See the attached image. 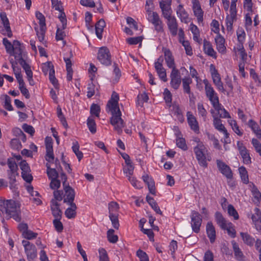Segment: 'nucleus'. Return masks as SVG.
<instances>
[{
  "mask_svg": "<svg viewBox=\"0 0 261 261\" xmlns=\"http://www.w3.org/2000/svg\"><path fill=\"white\" fill-rule=\"evenodd\" d=\"M0 210L5 213L10 218H13L16 221H21L20 204L13 200L0 201Z\"/></svg>",
  "mask_w": 261,
  "mask_h": 261,
  "instance_id": "obj_1",
  "label": "nucleus"
},
{
  "mask_svg": "<svg viewBox=\"0 0 261 261\" xmlns=\"http://www.w3.org/2000/svg\"><path fill=\"white\" fill-rule=\"evenodd\" d=\"M193 151L198 164L201 167H207V161H210L211 157L209 155L208 149L205 146L202 145L199 146H194L193 147Z\"/></svg>",
  "mask_w": 261,
  "mask_h": 261,
  "instance_id": "obj_2",
  "label": "nucleus"
},
{
  "mask_svg": "<svg viewBox=\"0 0 261 261\" xmlns=\"http://www.w3.org/2000/svg\"><path fill=\"white\" fill-rule=\"evenodd\" d=\"M110 112L112 117L110 119V123L114 126V129L118 134H121L122 129L125 126V123L121 118V112L119 108L117 109L108 110Z\"/></svg>",
  "mask_w": 261,
  "mask_h": 261,
  "instance_id": "obj_3",
  "label": "nucleus"
},
{
  "mask_svg": "<svg viewBox=\"0 0 261 261\" xmlns=\"http://www.w3.org/2000/svg\"><path fill=\"white\" fill-rule=\"evenodd\" d=\"M171 2L172 0H164V11L168 12L166 16L164 15V17L168 20L167 25L171 33L173 36H175L177 34V24L175 18L170 15L171 9L170 6Z\"/></svg>",
  "mask_w": 261,
  "mask_h": 261,
  "instance_id": "obj_4",
  "label": "nucleus"
},
{
  "mask_svg": "<svg viewBox=\"0 0 261 261\" xmlns=\"http://www.w3.org/2000/svg\"><path fill=\"white\" fill-rule=\"evenodd\" d=\"M164 100L169 111L174 115H176L178 117V119L181 121H182L184 118L181 114V111L177 104L175 102L172 103V94L167 89H164Z\"/></svg>",
  "mask_w": 261,
  "mask_h": 261,
  "instance_id": "obj_5",
  "label": "nucleus"
},
{
  "mask_svg": "<svg viewBox=\"0 0 261 261\" xmlns=\"http://www.w3.org/2000/svg\"><path fill=\"white\" fill-rule=\"evenodd\" d=\"M0 32L4 35H7L10 38L12 36L9 20L6 16V14L2 12L0 14Z\"/></svg>",
  "mask_w": 261,
  "mask_h": 261,
  "instance_id": "obj_6",
  "label": "nucleus"
},
{
  "mask_svg": "<svg viewBox=\"0 0 261 261\" xmlns=\"http://www.w3.org/2000/svg\"><path fill=\"white\" fill-rule=\"evenodd\" d=\"M203 83L204 84L206 96L211 101L212 105L218 103V101H219L218 96L211 84L206 79L203 80Z\"/></svg>",
  "mask_w": 261,
  "mask_h": 261,
  "instance_id": "obj_7",
  "label": "nucleus"
},
{
  "mask_svg": "<svg viewBox=\"0 0 261 261\" xmlns=\"http://www.w3.org/2000/svg\"><path fill=\"white\" fill-rule=\"evenodd\" d=\"M97 59L101 64L110 65L111 64V56L109 49L106 46L100 47L97 53Z\"/></svg>",
  "mask_w": 261,
  "mask_h": 261,
  "instance_id": "obj_8",
  "label": "nucleus"
},
{
  "mask_svg": "<svg viewBox=\"0 0 261 261\" xmlns=\"http://www.w3.org/2000/svg\"><path fill=\"white\" fill-rule=\"evenodd\" d=\"M191 222V225L193 231L195 233H198L200 231L202 219L200 214L195 211L191 212L190 216Z\"/></svg>",
  "mask_w": 261,
  "mask_h": 261,
  "instance_id": "obj_9",
  "label": "nucleus"
},
{
  "mask_svg": "<svg viewBox=\"0 0 261 261\" xmlns=\"http://www.w3.org/2000/svg\"><path fill=\"white\" fill-rule=\"evenodd\" d=\"M24 248L27 258L29 261L33 260L37 255V249L35 246L29 241L23 240L22 242Z\"/></svg>",
  "mask_w": 261,
  "mask_h": 261,
  "instance_id": "obj_10",
  "label": "nucleus"
},
{
  "mask_svg": "<svg viewBox=\"0 0 261 261\" xmlns=\"http://www.w3.org/2000/svg\"><path fill=\"white\" fill-rule=\"evenodd\" d=\"M192 8L194 16L197 18L198 23H201L203 20L204 11L201 8L199 0H191Z\"/></svg>",
  "mask_w": 261,
  "mask_h": 261,
  "instance_id": "obj_11",
  "label": "nucleus"
},
{
  "mask_svg": "<svg viewBox=\"0 0 261 261\" xmlns=\"http://www.w3.org/2000/svg\"><path fill=\"white\" fill-rule=\"evenodd\" d=\"M7 163L9 168V170L8 171L9 178L10 179V183L13 184L16 180V176L18 175V167L13 159H9Z\"/></svg>",
  "mask_w": 261,
  "mask_h": 261,
  "instance_id": "obj_12",
  "label": "nucleus"
},
{
  "mask_svg": "<svg viewBox=\"0 0 261 261\" xmlns=\"http://www.w3.org/2000/svg\"><path fill=\"white\" fill-rule=\"evenodd\" d=\"M10 55L14 56L15 59L18 61L20 65L21 61H25L22 57V49L19 41L17 40L13 41V48Z\"/></svg>",
  "mask_w": 261,
  "mask_h": 261,
  "instance_id": "obj_13",
  "label": "nucleus"
},
{
  "mask_svg": "<svg viewBox=\"0 0 261 261\" xmlns=\"http://www.w3.org/2000/svg\"><path fill=\"white\" fill-rule=\"evenodd\" d=\"M187 122L191 130L195 133H199V126L196 118L193 115L191 112L187 113Z\"/></svg>",
  "mask_w": 261,
  "mask_h": 261,
  "instance_id": "obj_14",
  "label": "nucleus"
},
{
  "mask_svg": "<svg viewBox=\"0 0 261 261\" xmlns=\"http://www.w3.org/2000/svg\"><path fill=\"white\" fill-rule=\"evenodd\" d=\"M211 75L213 83L216 86L217 89L219 91L224 93L225 90L221 81L220 75L215 68H214L213 70H211Z\"/></svg>",
  "mask_w": 261,
  "mask_h": 261,
  "instance_id": "obj_15",
  "label": "nucleus"
},
{
  "mask_svg": "<svg viewBox=\"0 0 261 261\" xmlns=\"http://www.w3.org/2000/svg\"><path fill=\"white\" fill-rule=\"evenodd\" d=\"M170 78V84L172 87L174 89H177L179 87L181 81L180 72L178 69L172 70Z\"/></svg>",
  "mask_w": 261,
  "mask_h": 261,
  "instance_id": "obj_16",
  "label": "nucleus"
},
{
  "mask_svg": "<svg viewBox=\"0 0 261 261\" xmlns=\"http://www.w3.org/2000/svg\"><path fill=\"white\" fill-rule=\"evenodd\" d=\"M148 14V19L154 25L155 30L158 32H162V21L159 19L158 14L154 12H150Z\"/></svg>",
  "mask_w": 261,
  "mask_h": 261,
  "instance_id": "obj_17",
  "label": "nucleus"
},
{
  "mask_svg": "<svg viewBox=\"0 0 261 261\" xmlns=\"http://www.w3.org/2000/svg\"><path fill=\"white\" fill-rule=\"evenodd\" d=\"M215 42L218 51L221 54H225L226 47L225 46V40L224 37L221 35H217L215 38Z\"/></svg>",
  "mask_w": 261,
  "mask_h": 261,
  "instance_id": "obj_18",
  "label": "nucleus"
},
{
  "mask_svg": "<svg viewBox=\"0 0 261 261\" xmlns=\"http://www.w3.org/2000/svg\"><path fill=\"white\" fill-rule=\"evenodd\" d=\"M217 165L221 173L226 176V178L228 179L232 178V173L231 170L225 163L220 160H217Z\"/></svg>",
  "mask_w": 261,
  "mask_h": 261,
  "instance_id": "obj_19",
  "label": "nucleus"
},
{
  "mask_svg": "<svg viewBox=\"0 0 261 261\" xmlns=\"http://www.w3.org/2000/svg\"><path fill=\"white\" fill-rule=\"evenodd\" d=\"M65 192V198L64 199V202L67 204L74 203L73 202L75 193L74 190L69 185L64 187Z\"/></svg>",
  "mask_w": 261,
  "mask_h": 261,
  "instance_id": "obj_20",
  "label": "nucleus"
},
{
  "mask_svg": "<svg viewBox=\"0 0 261 261\" xmlns=\"http://www.w3.org/2000/svg\"><path fill=\"white\" fill-rule=\"evenodd\" d=\"M142 180L147 186L149 192L154 195L155 194V183L152 178L148 174L145 173L142 177Z\"/></svg>",
  "mask_w": 261,
  "mask_h": 261,
  "instance_id": "obj_21",
  "label": "nucleus"
},
{
  "mask_svg": "<svg viewBox=\"0 0 261 261\" xmlns=\"http://www.w3.org/2000/svg\"><path fill=\"white\" fill-rule=\"evenodd\" d=\"M36 35L38 39L40 42L47 46V41L45 39V36L46 31V27H39L37 26L35 27Z\"/></svg>",
  "mask_w": 261,
  "mask_h": 261,
  "instance_id": "obj_22",
  "label": "nucleus"
},
{
  "mask_svg": "<svg viewBox=\"0 0 261 261\" xmlns=\"http://www.w3.org/2000/svg\"><path fill=\"white\" fill-rule=\"evenodd\" d=\"M215 109L214 110L215 112V114L217 115V117L219 116L221 118H230V116L228 112L223 108L221 107V105L219 103V101L218 103L212 105Z\"/></svg>",
  "mask_w": 261,
  "mask_h": 261,
  "instance_id": "obj_23",
  "label": "nucleus"
},
{
  "mask_svg": "<svg viewBox=\"0 0 261 261\" xmlns=\"http://www.w3.org/2000/svg\"><path fill=\"white\" fill-rule=\"evenodd\" d=\"M164 58L166 61L167 66L169 68L172 69V70L176 69L174 57L169 50H164Z\"/></svg>",
  "mask_w": 261,
  "mask_h": 261,
  "instance_id": "obj_24",
  "label": "nucleus"
},
{
  "mask_svg": "<svg viewBox=\"0 0 261 261\" xmlns=\"http://www.w3.org/2000/svg\"><path fill=\"white\" fill-rule=\"evenodd\" d=\"M203 51L208 56L215 59L217 58V53L214 50L212 43L205 39L203 40Z\"/></svg>",
  "mask_w": 261,
  "mask_h": 261,
  "instance_id": "obj_25",
  "label": "nucleus"
},
{
  "mask_svg": "<svg viewBox=\"0 0 261 261\" xmlns=\"http://www.w3.org/2000/svg\"><path fill=\"white\" fill-rule=\"evenodd\" d=\"M20 65L22 66L25 72L30 85L32 86L34 85L35 83L33 79V72L31 69L30 66L25 61H21Z\"/></svg>",
  "mask_w": 261,
  "mask_h": 261,
  "instance_id": "obj_26",
  "label": "nucleus"
},
{
  "mask_svg": "<svg viewBox=\"0 0 261 261\" xmlns=\"http://www.w3.org/2000/svg\"><path fill=\"white\" fill-rule=\"evenodd\" d=\"M118 100L119 96L118 94L115 92H113L111 99L109 100L107 105L109 110H116L117 109V108H119L118 107Z\"/></svg>",
  "mask_w": 261,
  "mask_h": 261,
  "instance_id": "obj_27",
  "label": "nucleus"
},
{
  "mask_svg": "<svg viewBox=\"0 0 261 261\" xmlns=\"http://www.w3.org/2000/svg\"><path fill=\"white\" fill-rule=\"evenodd\" d=\"M211 113L212 114L213 117V124L215 128L220 132H222L226 128L222 123V121L218 117H217V115L215 114V112L214 110H211Z\"/></svg>",
  "mask_w": 261,
  "mask_h": 261,
  "instance_id": "obj_28",
  "label": "nucleus"
},
{
  "mask_svg": "<svg viewBox=\"0 0 261 261\" xmlns=\"http://www.w3.org/2000/svg\"><path fill=\"white\" fill-rule=\"evenodd\" d=\"M51 210L55 218H61L62 212L60 209V204L57 201L53 199L51 201Z\"/></svg>",
  "mask_w": 261,
  "mask_h": 261,
  "instance_id": "obj_29",
  "label": "nucleus"
},
{
  "mask_svg": "<svg viewBox=\"0 0 261 261\" xmlns=\"http://www.w3.org/2000/svg\"><path fill=\"white\" fill-rule=\"evenodd\" d=\"M176 12L178 16L182 22L185 23H188L189 22V15L181 5H179L178 6Z\"/></svg>",
  "mask_w": 261,
  "mask_h": 261,
  "instance_id": "obj_30",
  "label": "nucleus"
},
{
  "mask_svg": "<svg viewBox=\"0 0 261 261\" xmlns=\"http://www.w3.org/2000/svg\"><path fill=\"white\" fill-rule=\"evenodd\" d=\"M163 57L160 56L154 63L155 69L160 77V78L163 80Z\"/></svg>",
  "mask_w": 261,
  "mask_h": 261,
  "instance_id": "obj_31",
  "label": "nucleus"
},
{
  "mask_svg": "<svg viewBox=\"0 0 261 261\" xmlns=\"http://www.w3.org/2000/svg\"><path fill=\"white\" fill-rule=\"evenodd\" d=\"M206 230L208 237L211 243L214 242L216 239V231L214 226L211 222L207 223Z\"/></svg>",
  "mask_w": 261,
  "mask_h": 261,
  "instance_id": "obj_32",
  "label": "nucleus"
},
{
  "mask_svg": "<svg viewBox=\"0 0 261 261\" xmlns=\"http://www.w3.org/2000/svg\"><path fill=\"white\" fill-rule=\"evenodd\" d=\"M106 26V22L102 19L99 20L95 24V33L97 37L99 39H101L102 37V33L103 28Z\"/></svg>",
  "mask_w": 261,
  "mask_h": 261,
  "instance_id": "obj_33",
  "label": "nucleus"
},
{
  "mask_svg": "<svg viewBox=\"0 0 261 261\" xmlns=\"http://www.w3.org/2000/svg\"><path fill=\"white\" fill-rule=\"evenodd\" d=\"M231 243L232 246V249L236 258L239 260L242 259L244 257L243 253L240 248L238 243L234 240H232Z\"/></svg>",
  "mask_w": 261,
  "mask_h": 261,
  "instance_id": "obj_34",
  "label": "nucleus"
},
{
  "mask_svg": "<svg viewBox=\"0 0 261 261\" xmlns=\"http://www.w3.org/2000/svg\"><path fill=\"white\" fill-rule=\"evenodd\" d=\"M47 68L49 69V78L50 82L55 86L57 87L58 86V80L56 79L55 76V70L54 69V65L51 63H47Z\"/></svg>",
  "mask_w": 261,
  "mask_h": 261,
  "instance_id": "obj_35",
  "label": "nucleus"
},
{
  "mask_svg": "<svg viewBox=\"0 0 261 261\" xmlns=\"http://www.w3.org/2000/svg\"><path fill=\"white\" fill-rule=\"evenodd\" d=\"M70 207L68 208L65 212V215L68 219H72L76 216V210L77 208L75 203L68 204Z\"/></svg>",
  "mask_w": 261,
  "mask_h": 261,
  "instance_id": "obj_36",
  "label": "nucleus"
},
{
  "mask_svg": "<svg viewBox=\"0 0 261 261\" xmlns=\"http://www.w3.org/2000/svg\"><path fill=\"white\" fill-rule=\"evenodd\" d=\"M240 236L244 244L249 246H252L255 242V239L247 232H241Z\"/></svg>",
  "mask_w": 261,
  "mask_h": 261,
  "instance_id": "obj_37",
  "label": "nucleus"
},
{
  "mask_svg": "<svg viewBox=\"0 0 261 261\" xmlns=\"http://www.w3.org/2000/svg\"><path fill=\"white\" fill-rule=\"evenodd\" d=\"M64 61L66 63V70H67V79L70 81L72 79L73 70L72 69V63L70 58H64Z\"/></svg>",
  "mask_w": 261,
  "mask_h": 261,
  "instance_id": "obj_38",
  "label": "nucleus"
},
{
  "mask_svg": "<svg viewBox=\"0 0 261 261\" xmlns=\"http://www.w3.org/2000/svg\"><path fill=\"white\" fill-rule=\"evenodd\" d=\"M248 125L257 137L261 140V129L257 123L252 120H250Z\"/></svg>",
  "mask_w": 261,
  "mask_h": 261,
  "instance_id": "obj_39",
  "label": "nucleus"
},
{
  "mask_svg": "<svg viewBox=\"0 0 261 261\" xmlns=\"http://www.w3.org/2000/svg\"><path fill=\"white\" fill-rule=\"evenodd\" d=\"M222 229L226 230L228 234L231 238H234L236 236V231L234 225L232 223L228 222L225 226H223Z\"/></svg>",
  "mask_w": 261,
  "mask_h": 261,
  "instance_id": "obj_40",
  "label": "nucleus"
},
{
  "mask_svg": "<svg viewBox=\"0 0 261 261\" xmlns=\"http://www.w3.org/2000/svg\"><path fill=\"white\" fill-rule=\"evenodd\" d=\"M251 218L255 225L258 223L261 224V212L258 208L255 207L254 208V214L252 215Z\"/></svg>",
  "mask_w": 261,
  "mask_h": 261,
  "instance_id": "obj_41",
  "label": "nucleus"
},
{
  "mask_svg": "<svg viewBox=\"0 0 261 261\" xmlns=\"http://www.w3.org/2000/svg\"><path fill=\"white\" fill-rule=\"evenodd\" d=\"M237 16H234V14H229L226 17V29L229 32L231 31L233 29V22L236 20Z\"/></svg>",
  "mask_w": 261,
  "mask_h": 261,
  "instance_id": "obj_42",
  "label": "nucleus"
},
{
  "mask_svg": "<svg viewBox=\"0 0 261 261\" xmlns=\"http://www.w3.org/2000/svg\"><path fill=\"white\" fill-rule=\"evenodd\" d=\"M46 166L47 167V174L49 179H57L58 177V173L55 168H50V165L49 163H46Z\"/></svg>",
  "mask_w": 261,
  "mask_h": 261,
  "instance_id": "obj_43",
  "label": "nucleus"
},
{
  "mask_svg": "<svg viewBox=\"0 0 261 261\" xmlns=\"http://www.w3.org/2000/svg\"><path fill=\"white\" fill-rule=\"evenodd\" d=\"M239 172L242 181L244 184H247L249 182V178L248 175V172L245 167H244V166H241L239 167Z\"/></svg>",
  "mask_w": 261,
  "mask_h": 261,
  "instance_id": "obj_44",
  "label": "nucleus"
},
{
  "mask_svg": "<svg viewBox=\"0 0 261 261\" xmlns=\"http://www.w3.org/2000/svg\"><path fill=\"white\" fill-rule=\"evenodd\" d=\"M146 200L151 207L154 210V211L160 215H162V212L156 203L154 201L153 198L147 195L146 196Z\"/></svg>",
  "mask_w": 261,
  "mask_h": 261,
  "instance_id": "obj_45",
  "label": "nucleus"
},
{
  "mask_svg": "<svg viewBox=\"0 0 261 261\" xmlns=\"http://www.w3.org/2000/svg\"><path fill=\"white\" fill-rule=\"evenodd\" d=\"M45 159L48 163H53L54 160V154L53 153V146L48 145L46 148Z\"/></svg>",
  "mask_w": 261,
  "mask_h": 261,
  "instance_id": "obj_46",
  "label": "nucleus"
},
{
  "mask_svg": "<svg viewBox=\"0 0 261 261\" xmlns=\"http://www.w3.org/2000/svg\"><path fill=\"white\" fill-rule=\"evenodd\" d=\"M192 79L190 77H185L182 79V87L185 93L190 94L191 90L190 85L192 83Z\"/></svg>",
  "mask_w": 261,
  "mask_h": 261,
  "instance_id": "obj_47",
  "label": "nucleus"
},
{
  "mask_svg": "<svg viewBox=\"0 0 261 261\" xmlns=\"http://www.w3.org/2000/svg\"><path fill=\"white\" fill-rule=\"evenodd\" d=\"M87 124L90 132L92 134H95L96 132V126L95 120L92 117L88 118Z\"/></svg>",
  "mask_w": 261,
  "mask_h": 261,
  "instance_id": "obj_48",
  "label": "nucleus"
},
{
  "mask_svg": "<svg viewBox=\"0 0 261 261\" xmlns=\"http://www.w3.org/2000/svg\"><path fill=\"white\" fill-rule=\"evenodd\" d=\"M215 216L217 223L221 228L225 226V225L228 222L224 219L222 215L219 212H217L215 213Z\"/></svg>",
  "mask_w": 261,
  "mask_h": 261,
  "instance_id": "obj_49",
  "label": "nucleus"
},
{
  "mask_svg": "<svg viewBox=\"0 0 261 261\" xmlns=\"http://www.w3.org/2000/svg\"><path fill=\"white\" fill-rule=\"evenodd\" d=\"M137 105L142 107L144 102H147L149 98L147 94L145 92H144L139 94L137 96Z\"/></svg>",
  "mask_w": 261,
  "mask_h": 261,
  "instance_id": "obj_50",
  "label": "nucleus"
},
{
  "mask_svg": "<svg viewBox=\"0 0 261 261\" xmlns=\"http://www.w3.org/2000/svg\"><path fill=\"white\" fill-rule=\"evenodd\" d=\"M1 98L5 100L4 107L6 110L10 111L13 110V107L11 104V99L8 95L7 94L2 95H1Z\"/></svg>",
  "mask_w": 261,
  "mask_h": 261,
  "instance_id": "obj_51",
  "label": "nucleus"
},
{
  "mask_svg": "<svg viewBox=\"0 0 261 261\" xmlns=\"http://www.w3.org/2000/svg\"><path fill=\"white\" fill-rule=\"evenodd\" d=\"M72 148L73 151L76 155L79 161H80L83 157V154L82 152L79 150L80 146L77 141L73 142Z\"/></svg>",
  "mask_w": 261,
  "mask_h": 261,
  "instance_id": "obj_52",
  "label": "nucleus"
},
{
  "mask_svg": "<svg viewBox=\"0 0 261 261\" xmlns=\"http://www.w3.org/2000/svg\"><path fill=\"white\" fill-rule=\"evenodd\" d=\"M107 238L108 241L111 243H115L118 241V237L114 234V230L113 229H110L107 231Z\"/></svg>",
  "mask_w": 261,
  "mask_h": 261,
  "instance_id": "obj_53",
  "label": "nucleus"
},
{
  "mask_svg": "<svg viewBox=\"0 0 261 261\" xmlns=\"http://www.w3.org/2000/svg\"><path fill=\"white\" fill-rule=\"evenodd\" d=\"M228 123L231 126L232 129L238 135L240 136H242L243 133L240 130L239 127L238 125L236 120L230 119L228 120Z\"/></svg>",
  "mask_w": 261,
  "mask_h": 261,
  "instance_id": "obj_54",
  "label": "nucleus"
},
{
  "mask_svg": "<svg viewBox=\"0 0 261 261\" xmlns=\"http://www.w3.org/2000/svg\"><path fill=\"white\" fill-rule=\"evenodd\" d=\"M99 261H109V258L106 250L101 248L98 250Z\"/></svg>",
  "mask_w": 261,
  "mask_h": 261,
  "instance_id": "obj_55",
  "label": "nucleus"
},
{
  "mask_svg": "<svg viewBox=\"0 0 261 261\" xmlns=\"http://www.w3.org/2000/svg\"><path fill=\"white\" fill-rule=\"evenodd\" d=\"M227 211L229 215L233 217L234 219L238 220L239 219V214L232 205L229 204L228 205Z\"/></svg>",
  "mask_w": 261,
  "mask_h": 261,
  "instance_id": "obj_56",
  "label": "nucleus"
},
{
  "mask_svg": "<svg viewBox=\"0 0 261 261\" xmlns=\"http://www.w3.org/2000/svg\"><path fill=\"white\" fill-rule=\"evenodd\" d=\"M176 143L177 147L182 149L184 150L187 149V146L186 143V141L182 136L177 137L176 140Z\"/></svg>",
  "mask_w": 261,
  "mask_h": 261,
  "instance_id": "obj_57",
  "label": "nucleus"
},
{
  "mask_svg": "<svg viewBox=\"0 0 261 261\" xmlns=\"http://www.w3.org/2000/svg\"><path fill=\"white\" fill-rule=\"evenodd\" d=\"M197 110L198 113L199 115L203 117L204 121H205L207 112L206 110L204 108L203 105L201 103H198L197 104Z\"/></svg>",
  "mask_w": 261,
  "mask_h": 261,
  "instance_id": "obj_58",
  "label": "nucleus"
},
{
  "mask_svg": "<svg viewBox=\"0 0 261 261\" xmlns=\"http://www.w3.org/2000/svg\"><path fill=\"white\" fill-rule=\"evenodd\" d=\"M182 44L186 50V53L187 55L191 56L193 55L192 48L190 45V42L187 40L182 41L180 42Z\"/></svg>",
  "mask_w": 261,
  "mask_h": 261,
  "instance_id": "obj_59",
  "label": "nucleus"
},
{
  "mask_svg": "<svg viewBox=\"0 0 261 261\" xmlns=\"http://www.w3.org/2000/svg\"><path fill=\"white\" fill-rule=\"evenodd\" d=\"M119 208V205L117 202L114 201L111 202L109 204V215H115L114 213L118 211Z\"/></svg>",
  "mask_w": 261,
  "mask_h": 261,
  "instance_id": "obj_60",
  "label": "nucleus"
},
{
  "mask_svg": "<svg viewBox=\"0 0 261 261\" xmlns=\"http://www.w3.org/2000/svg\"><path fill=\"white\" fill-rule=\"evenodd\" d=\"M237 35L239 42L242 43L245 39L246 34L243 28H239L237 31Z\"/></svg>",
  "mask_w": 261,
  "mask_h": 261,
  "instance_id": "obj_61",
  "label": "nucleus"
},
{
  "mask_svg": "<svg viewBox=\"0 0 261 261\" xmlns=\"http://www.w3.org/2000/svg\"><path fill=\"white\" fill-rule=\"evenodd\" d=\"M110 219L111 221L113 226L114 228L118 229L119 227V223L118 216L116 215H109Z\"/></svg>",
  "mask_w": 261,
  "mask_h": 261,
  "instance_id": "obj_62",
  "label": "nucleus"
},
{
  "mask_svg": "<svg viewBox=\"0 0 261 261\" xmlns=\"http://www.w3.org/2000/svg\"><path fill=\"white\" fill-rule=\"evenodd\" d=\"M61 218H55L53 221V224L56 230L59 232H62L63 229V226L60 221Z\"/></svg>",
  "mask_w": 261,
  "mask_h": 261,
  "instance_id": "obj_63",
  "label": "nucleus"
},
{
  "mask_svg": "<svg viewBox=\"0 0 261 261\" xmlns=\"http://www.w3.org/2000/svg\"><path fill=\"white\" fill-rule=\"evenodd\" d=\"M100 109L99 106L97 104L93 103L90 107V113L92 115H94L96 117H98L99 116Z\"/></svg>",
  "mask_w": 261,
  "mask_h": 261,
  "instance_id": "obj_64",
  "label": "nucleus"
}]
</instances>
